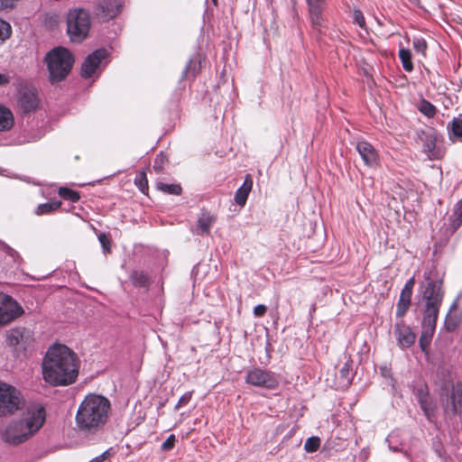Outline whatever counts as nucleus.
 <instances>
[{
  "label": "nucleus",
  "mask_w": 462,
  "mask_h": 462,
  "mask_svg": "<svg viewBox=\"0 0 462 462\" xmlns=\"http://www.w3.org/2000/svg\"><path fill=\"white\" fill-rule=\"evenodd\" d=\"M43 380L51 386L73 383L79 375V359L67 346L55 344L49 347L42 365Z\"/></svg>",
  "instance_id": "obj_1"
},
{
  "label": "nucleus",
  "mask_w": 462,
  "mask_h": 462,
  "mask_svg": "<svg viewBox=\"0 0 462 462\" xmlns=\"http://www.w3.org/2000/svg\"><path fill=\"white\" fill-rule=\"evenodd\" d=\"M110 401L103 395L90 393L81 402L76 414L78 428L85 432H96L106 423Z\"/></svg>",
  "instance_id": "obj_2"
},
{
  "label": "nucleus",
  "mask_w": 462,
  "mask_h": 462,
  "mask_svg": "<svg viewBox=\"0 0 462 462\" xmlns=\"http://www.w3.org/2000/svg\"><path fill=\"white\" fill-rule=\"evenodd\" d=\"M45 418V410L42 405L32 406L23 418L6 425L1 433L2 439L10 445L25 442L42 427Z\"/></svg>",
  "instance_id": "obj_3"
},
{
  "label": "nucleus",
  "mask_w": 462,
  "mask_h": 462,
  "mask_svg": "<svg viewBox=\"0 0 462 462\" xmlns=\"http://www.w3.org/2000/svg\"><path fill=\"white\" fill-rule=\"evenodd\" d=\"M443 298L444 291L441 282L428 281L421 291L420 308L422 313V321L437 323Z\"/></svg>",
  "instance_id": "obj_4"
},
{
  "label": "nucleus",
  "mask_w": 462,
  "mask_h": 462,
  "mask_svg": "<svg viewBox=\"0 0 462 462\" xmlns=\"http://www.w3.org/2000/svg\"><path fill=\"white\" fill-rule=\"evenodd\" d=\"M45 61L50 80L54 83L61 81L69 75L74 63V57L68 49L56 47L47 53Z\"/></svg>",
  "instance_id": "obj_5"
},
{
  "label": "nucleus",
  "mask_w": 462,
  "mask_h": 462,
  "mask_svg": "<svg viewBox=\"0 0 462 462\" xmlns=\"http://www.w3.org/2000/svg\"><path fill=\"white\" fill-rule=\"evenodd\" d=\"M90 17L88 11L81 8L69 10L67 15V32L72 42H81L88 34Z\"/></svg>",
  "instance_id": "obj_6"
},
{
  "label": "nucleus",
  "mask_w": 462,
  "mask_h": 462,
  "mask_svg": "<svg viewBox=\"0 0 462 462\" xmlns=\"http://www.w3.org/2000/svg\"><path fill=\"white\" fill-rule=\"evenodd\" d=\"M23 397L15 387L0 382V417L14 413L22 408Z\"/></svg>",
  "instance_id": "obj_7"
},
{
  "label": "nucleus",
  "mask_w": 462,
  "mask_h": 462,
  "mask_svg": "<svg viewBox=\"0 0 462 462\" xmlns=\"http://www.w3.org/2000/svg\"><path fill=\"white\" fill-rule=\"evenodd\" d=\"M23 313V307L13 297L0 291V328L10 324Z\"/></svg>",
  "instance_id": "obj_8"
},
{
  "label": "nucleus",
  "mask_w": 462,
  "mask_h": 462,
  "mask_svg": "<svg viewBox=\"0 0 462 462\" xmlns=\"http://www.w3.org/2000/svg\"><path fill=\"white\" fill-rule=\"evenodd\" d=\"M245 382L257 387L274 389L278 386V378L273 373L263 370L261 368H251L247 371Z\"/></svg>",
  "instance_id": "obj_9"
},
{
  "label": "nucleus",
  "mask_w": 462,
  "mask_h": 462,
  "mask_svg": "<svg viewBox=\"0 0 462 462\" xmlns=\"http://www.w3.org/2000/svg\"><path fill=\"white\" fill-rule=\"evenodd\" d=\"M6 344L13 350L20 352L32 341L31 331L25 328H14L6 332Z\"/></svg>",
  "instance_id": "obj_10"
},
{
  "label": "nucleus",
  "mask_w": 462,
  "mask_h": 462,
  "mask_svg": "<svg viewBox=\"0 0 462 462\" xmlns=\"http://www.w3.org/2000/svg\"><path fill=\"white\" fill-rule=\"evenodd\" d=\"M393 334L398 346L402 349L409 348L415 343L416 334L402 319L395 324Z\"/></svg>",
  "instance_id": "obj_11"
},
{
  "label": "nucleus",
  "mask_w": 462,
  "mask_h": 462,
  "mask_svg": "<svg viewBox=\"0 0 462 462\" xmlns=\"http://www.w3.org/2000/svg\"><path fill=\"white\" fill-rule=\"evenodd\" d=\"M107 51L99 49L89 54L81 66V76L85 79L90 78L99 68L101 62L106 58Z\"/></svg>",
  "instance_id": "obj_12"
},
{
  "label": "nucleus",
  "mask_w": 462,
  "mask_h": 462,
  "mask_svg": "<svg viewBox=\"0 0 462 462\" xmlns=\"http://www.w3.org/2000/svg\"><path fill=\"white\" fill-rule=\"evenodd\" d=\"M416 398L428 420L432 421L436 412V403L432 397L430 395L429 390L426 386H420L416 390Z\"/></svg>",
  "instance_id": "obj_13"
},
{
  "label": "nucleus",
  "mask_w": 462,
  "mask_h": 462,
  "mask_svg": "<svg viewBox=\"0 0 462 462\" xmlns=\"http://www.w3.org/2000/svg\"><path fill=\"white\" fill-rule=\"evenodd\" d=\"M18 102L23 113L35 111L40 103L36 89L32 88L22 89Z\"/></svg>",
  "instance_id": "obj_14"
},
{
  "label": "nucleus",
  "mask_w": 462,
  "mask_h": 462,
  "mask_svg": "<svg viewBox=\"0 0 462 462\" xmlns=\"http://www.w3.org/2000/svg\"><path fill=\"white\" fill-rule=\"evenodd\" d=\"M309 6L310 19L312 27L315 30L320 31L323 27L322 12L326 0H306Z\"/></svg>",
  "instance_id": "obj_15"
},
{
  "label": "nucleus",
  "mask_w": 462,
  "mask_h": 462,
  "mask_svg": "<svg viewBox=\"0 0 462 462\" xmlns=\"http://www.w3.org/2000/svg\"><path fill=\"white\" fill-rule=\"evenodd\" d=\"M446 410L456 414H462V383H457L453 385Z\"/></svg>",
  "instance_id": "obj_16"
},
{
  "label": "nucleus",
  "mask_w": 462,
  "mask_h": 462,
  "mask_svg": "<svg viewBox=\"0 0 462 462\" xmlns=\"http://www.w3.org/2000/svg\"><path fill=\"white\" fill-rule=\"evenodd\" d=\"M215 221L216 217L213 214L202 209L198 217L197 227L193 232L201 236L208 235Z\"/></svg>",
  "instance_id": "obj_17"
},
{
  "label": "nucleus",
  "mask_w": 462,
  "mask_h": 462,
  "mask_svg": "<svg viewBox=\"0 0 462 462\" xmlns=\"http://www.w3.org/2000/svg\"><path fill=\"white\" fill-rule=\"evenodd\" d=\"M447 132L452 143H462V114L453 117L447 125Z\"/></svg>",
  "instance_id": "obj_18"
},
{
  "label": "nucleus",
  "mask_w": 462,
  "mask_h": 462,
  "mask_svg": "<svg viewBox=\"0 0 462 462\" xmlns=\"http://www.w3.org/2000/svg\"><path fill=\"white\" fill-rule=\"evenodd\" d=\"M253 188L252 177L247 174L244 180L243 184L236 189L234 200L236 205L244 207L246 203L247 198Z\"/></svg>",
  "instance_id": "obj_19"
},
{
  "label": "nucleus",
  "mask_w": 462,
  "mask_h": 462,
  "mask_svg": "<svg viewBox=\"0 0 462 462\" xmlns=\"http://www.w3.org/2000/svg\"><path fill=\"white\" fill-rule=\"evenodd\" d=\"M437 323L421 321V333L420 337V346L423 352L429 347L436 330Z\"/></svg>",
  "instance_id": "obj_20"
},
{
  "label": "nucleus",
  "mask_w": 462,
  "mask_h": 462,
  "mask_svg": "<svg viewBox=\"0 0 462 462\" xmlns=\"http://www.w3.org/2000/svg\"><path fill=\"white\" fill-rule=\"evenodd\" d=\"M98 10L106 19L116 17L120 12L116 0H100Z\"/></svg>",
  "instance_id": "obj_21"
},
{
  "label": "nucleus",
  "mask_w": 462,
  "mask_h": 462,
  "mask_svg": "<svg viewBox=\"0 0 462 462\" xmlns=\"http://www.w3.org/2000/svg\"><path fill=\"white\" fill-rule=\"evenodd\" d=\"M457 308V299H456L451 304L449 310L445 319V327L448 331L455 330L459 325L462 324V314L457 316L453 312Z\"/></svg>",
  "instance_id": "obj_22"
},
{
  "label": "nucleus",
  "mask_w": 462,
  "mask_h": 462,
  "mask_svg": "<svg viewBox=\"0 0 462 462\" xmlns=\"http://www.w3.org/2000/svg\"><path fill=\"white\" fill-rule=\"evenodd\" d=\"M361 158L368 166H374L377 164L378 152L374 146H356Z\"/></svg>",
  "instance_id": "obj_23"
},
{
  "label": "nucleus",
  "mask_w": 462,
  "mask_h": 462,
  "mask_svg": "<svg viewBox=\"0 0 462 462\" xmlns=\"http://www.w3.org/2000/svg\"><path fill=\"white\" fill-rule=\"evenodd\" d=\"M14 125V116L11 110L0 105V131L11 129Z\"/></svg>",
  "instance_id": "obj_24"
},
{
  "label": "nucleus",
  "mask_w": 462,
  "mask_h": 462,
  "mask_svg": "<svg viewBox=\"0 0 462 462\" xmlns=\"http://www.w3.org/2000/svg\"><path fill=\"white\" fill-rule=\"evenodd\" d=\"M446 151L443 146H423L421 151V157L423 160H439L441 159Z\"/></svg>",
  "instance_id": "obj_25"
},
{
  "label": "nucleus",
  "mask_w": 462,
  "mask_h": 462,
  "mask_svg": "<svg viewBox=\"0 0 462 462\" xmlns=\"http://www.w3.org/2000/svg\"><path fill=\"white\" fill-rule=\"evenodd\" d=\"M450 230L455 232L462 225V199L455 205L453 215L449 218Z\"/></svg>",
  "instance_id": "obj_26"
},
{
  "label": "nucleus",
  "mask_w": 462,
  "mask_h": 462,
  "mask_svg": "<svg viewBox=\"0 0 462 462\" xmlns=\"http://www.w3.org/2000/svg\"><path fill=\"white\" fill-rule=\"evenodd\" d=\"M156 188L158 190L166 193V194H171V195H180L182 189L180 184H168L163 182H157Z\"/></svg>",
  "instance_id": "obj_27"
},
{
  "label": "nucleus",
  "mask_w": 462,
  "mask_h": 462,
  "mask_svg": "<svg viewBox=\"0 0 462 462\" xmlns=\"http://www.w3.org/2000/svg\"><path fill=\"white\" fill-rule=\"evenodd\" d=\"M60 206H61L60 201H52V202L40 204L35 209V214L39 215V216L50 214V213L57 210L58 208H60Z\"/></svg>",
  "instance_id": "obj_28"
},
{
  "label": "nucleus",
  "mask_w": 462,
  "mask_h": 462,
  "mask_svg": "<svg viewBox=\"0 0 462 462\" xmlns=\"http://www.w3.org/2000/svg\"><path fill=\"white\" fill-rule=\"evenodd\" d=\"M419 111L428 118H432L437 113L436 106L426 99H422L418 105Z\"/></svg>",
  "instance_id": "obj_29"
},
{
  "label": "nucleus",
  "mask_w": 462,
  "mask_h": 462,
  "mask_svg": "<svg viewBox=\"0 0 462 462\" xmlns=\"http://www.w3.org/2000/svg\"><path fill=\"white\" fill-rule=\"evenodd\" d=\"M399 57L404 70H406L407 72L412 71L413 64L411 62V51L406 49H401L399 51Z\"/></svg>",
  "instance_id": "obj_30"
},
{
  "label": "nucleus",
  "mask_w": 462,
  "mask_h": 462,
  "mask_svg": "<svg viewBox=\"0 0 462 462\" xmlns=\"http://www.w3.org/2000/svg\"><path fill=\"white\" fill-rule=\"evenodd\" d=\"M60 197L71 202H78L80 199L79 193L67 187H60L58 190Z\"/></svg>",
  "instance_id": "obj_31"
},
{
  "label": "nucleus",
  "mask_w": 462,
  "mask_h": 462,
  "mask_svg": "<svg viewBox=\"0 0 462 462\" xmlns=\"http://www.w3.org/2000/svg\"><path fill=\"white\" fill-rule=\"evenodd\" d=\"M400 431L393 430L388 435L386 439V441L388 442L389 445V448L393 452L401 450L399 448V445H402V443L400 442Z\"/></svg>",
  "instance_id": "obj_32"
},
{
  "label": "nucleus",
  "mask_w": 462,
  "mask_h": 462,
  "mask_svg": "<svg viewBox=\"0 0 462 462\" xmlns=\"http://www.w3.org/2000/svg\"><path fill=\"white\" fill-rule=\"evenodd\" d=\"M414 284V277L410 278L404 284L399 298L411 301Z\"/></svg>",
  "instance_id": "obj_33"
},
{
  "label": "nucleus",
  "mask_w": 462,
  "mask_h": 462,
  "mask_svg": "<svg viewBox=\"0 0 462 462\" xmlns=\"http://www.w3.org/2000/svg\"><path fill=\"white\" fill-rule=\"evenodd\" d=\"M134 184L143 194L148 191V180L144 171H140L134 178Z\"/></svg>",
  "instance_id": "obj_34"
},
{
  "label": "nucleus",
  "mask_w": 462,
  "mask_h": 462,
  "mask_svg": "<svg viewBox=\"0 0 462 462\" xmlns=\"http://www.w3.org/2000/svg\"><path fill=\"white\" fill-rule=\"evenodd\" d=\"M200 69V60L199 58H192L189 60V63L187 64L183 74L185 76L191 74L193 77L196 76L197 73H199Z\"/></svg>",
  "instance_id": "obj_35"
},
{
  "label": "nucleus",
  "mask_w": 462,
  "mask_h": 462,
  "mask_svg": "<svg viewBox=\"0 0 462 462\" xmlns=\"http://www.w3.org/2000/svg\"><path fill=\"white\" fill-rule=\"evenodd\" d=\"M320 446V439L319 437L308 438L304 444V449L307 452H315Z\"/></svg>",
  "instance_id": "obj_36"
},
{
  "label": "nucleus",
  "mask_w": 462,
  "mask_h": 462,
  "mask_svg": "<svg viewBox=\"0 0 462 462\" xmlns=\"http://www.w3.org/2000/svg\"><path fill=\"white\" fill-rule=\"evenodd\" d=\"M410 306H411V301L399 298V300H398L397 306H396V316L398 318L402 319L408 311Z\"/></svg>",
  "instance_id": "obj_37"
},
{
  "label": "nucleus",
  "mask_w": 462,
  "mask_h": 462,
  "mask_svg": "<svg viewBox=\"0 0 462 462\" xmlns=\"http://www.w3.org/2000/svg\"><path fill=\"white\" fill-rule=\"evenodd\" d=\"M131 279L133 282L138 286H144L148 282V277L143 272H134L131 275Z\"/></svg>",
  "instance_id": "obj_38"
},
{
  "label": "nucleus",
  "mask_w": 462,
  "mask_h": 462,
  "mask_svg": "<svg viewBox=\"0 0 462 462\" xmlns=\"http://www.w3.org/2000/svg\"><path fill=\"white\" fill-rule=\"evenodd\" d=\"M11 34V26L8 23L0 19V43L7 39Z\"/></svg>",
  "instance_id": "obj_39"
},
{
  "label": "nucleus",
  "mask_w": 462,
  "mask_h": 462,
  "mask_svg": "<svg viewBox=\"0 0 462 462\" xmlns=\"http://www.w3.org/2000/svg\"><path fill=\"white\" fill-rule=\"evenodd\" d=\"M168 161V158H167V155L164 154L163 152H161L159 153L155 160H154V164H153V168L154 170L157 171V172H161L163 170V165L164 163Z\"/></svg>",
  "instance_id": "obj_40"
},
{
  "label": "nucleus",
  "mask_w": 462,
  "mask_h": 462,
  "mask_svg": "<svg viewBox=\"0 0 462 462\" xmlns=\"http://www.w3.org/2000/svg\"><path fill=\"white\" fill-rule=\"evenodd\" d=\"M412 45H413L414 50L417 52L421 53L422 55H425V51L427 50V43L424 39H422V38L414 39Z\"/></svg>",
  "instance_id": "obj_41"
},
{
  "label": "nucleus",
  "mask_w": 462,
  "mask_h": 462,
  "mask_svg": "<svg viewBox=\"0 0 462 462\" xmlns=\"http://www.w3.org/2000/svg\"><path fill=\"white\" fill-rule=\"evenodd\" d=\"M353 20L354 22L359 25L360 28L362 29H366L365 27V17L363 15V13L358 10V9H355L354 12H353Z\"/></svg>",
  "instance_id": "obj_42"
},
{
  "label": "nucleus",
  "mask_w": 462,
  "mask_h": 462,
  "mask_svg": "<svg viewBox=\"0 0 462 462\" xmlns=\"http://www.w3.org/2000/svg\"><path fill=\"white\" fill-rule=\"evenodd\" d=\"M175 435L171 434L162 444L161 448L164 451L171 450L175 445Z\"/></svg>",
  "instance_id": "obj_43"
},
{
  "label": "nucleus",
  "mask_w": 462,
  "mask_h": 462,
  "mask_svg": "<svg viewBox=\"0 0 462 462\" xmlns=\"http://www.w3.org/2000/svg\"><path fill=\"white\" fill-rule=\"evenodd\" d=\"M98 240L103 248L104 253L109 252L110 241L106 234L102 233L98 236Z\"/></svg>",
  "instance_id": "obj_44"
},
{
  "label": "nucleus",
  "mask_w": 462,
  "mask_h": 462,
  "mask_svg": "<svg viewBox=\"0 0 462 462\" xmlns=\"http://www.w3.org/2000/svg\"><path fill=\"white\" fill-rule=\"evenodd\" d=\"M394 189L393 191V199H399L400 200H403L404 198L406 197L405 195V191L402 189V187L399 185V184H396L394 186Z\"/></svg>",
  "instance_id": "obj_45"
},
{
  "label": "nucleus",
  "mask_w": 462,
  "mask_h": 462,
  "mask_svg": "<svg viewBox=\"0 0 462 462\" xmlns=\"http://www.w3.org/2000/svg\"><path fill=\"white\" fill-rule=\"evenodd\" d=\"M349 369L350 366L347 363H346L340 369L339 373L342 378L345 380V383H349Z\"/></svg>",
  "instance_id": "obj_46"
},
{
  "label": "nucleus",
  "mask_w": 462,
  "mask_h": 462,
  "mask_svg": "<svg viewBox=\"0 0 462 462\" xmlns=\"http://www.w3.org/2000/svg\"><path fill=\"white\" fill-rule=\"evenodd\" d=\"M191 399V392L185 393L180 399L178 403L176 404V409H179L180 407L186 405Z\"/></svg>",
  "instance_id": "obj_47"
},
{
  "label": "nucleus",
  "mask_w": 462,
  "mask_h": 462,
  "mask_svg": "<svg viewBox=\"0 0 462 462\" xmlns=\"http://www.w3.org/2000/svg\"><path fill=\"white\" fill-rule=\"evenodd\" d=\"M17 0H0V11L11 10Z\"/></svg>",
  "instance_id": "obj_48"
},
{
  "label": "nucleus",
  "mask_w": 462,
  "mask_h": 462,
  "mask_svg": "<svg viewBox=\"0 0 462 462\" xmlns=\"http://www.w3.org/2000/svg\"><path fill=\"white\" fill-rule=\"evenodd\" d=\"M267 308L263 304H258L254 309V314L255 317H263L266 313Z\"/></svg>",
  "instance_id": "obj_49"
},
{
  "label": "nucleus",
  "mask_w": 462,
  "mask_h": 462,
  "mask_svg": "<svg viewBox=\"0 0 462 462\" xmlns=\"http://www.w3.org/2000/svg\"><path fill=\"white\" fill-rule=\"evenodd\" d=\"M108 455H109V451L106 450L99 456L89 460L88 462H103L107 457Z\"/></svg>",
  "instance_id": "obj_50"
},
{
  "label": "nucleus",
  "mask_w": 462,
  "mask_h": 462,
  "mask_svg": "<svg viewBox=\"0 0 462 462\" xmlns=\"http://www.w3.org/2000/svg\"><path fill=\"white\" fill-rule=\"evenodd\" d=\"M10 81V78L3 73H0V86H5L8 84Z\"/></svg>",
  "instance_id": "obj_51"
},
{
  "label": "nucleus",
  "mask_w": 462,
  "mask_h": 462,
  "mask_svg": "<svg viewBox=\"0 0 462 462\" xmlns=\"http://www.w3.org/2000/svg\"><path fill=\"white\" fill-rule=\"evenodd\" d=\"M435 452L438 455V457H442V447L440 445L435 447Z\"/></svg>",
  "instance_id": "obj_52"
},
{
  "label": "nucleus",
  "mask_w": 462,
  "mask_h": 462,
  "mask_svg": "<svg viewBox=\"0 0 462 462\" xmlns=\"http://www.w3.org/2000/svg\"><path fill=\"white\" fill-rule=\"evenodd\" d=\"M381 371H382V374H383L384 377L389 376L390 371L387 369V367H386V366L382 367V368H381Z\"/></svg>",
  "instance_id": "obj_53"
},
{
  "label": "nucleus",
  "mask_w": 462,
  "mask_h": 462,
  "mask_svg": "<svg viewBox=\"0 0 462 462\" xmlns=\"http://www.w3.org/2000/svg\"><path fill=\"white\" fill-rule=\"evenodd\" d=\"M356 144H357V145H360V144H368V143H365V142H358Z\"/></svg>",
  "instance_id": "obj_54"
},
{
  "label": "nucleus",
  "mask_w": 462,
  "mask_h": 462,
  "mask_svg": "<svg viewBox=\"0 0 462 462\" xmlns=\"http://www.w3.org/2000/svg\"><path fill=\"white\" fill-rule=\"evenodd\" d=\"M215 153H216L217 155H218V154H219V151H218V150H217V151L215 152Z\"/></svg>",
  "instance_id": "obj_55"
},
{
  "label": "nucleus",
  "mask_w": 462,
  "mask_h": 462,
  "mask_svg": "<svg viewBox=\"0 0 462 462\" xmlns=\"http://www.w3.org/2000/svg\"><path fill=\"white\" fill-rule=\"evenodd\" d=\"M4 170L0 168V174H3Z\"/></svg>",
  "instance_id": "obj_56"
},
{
  "label": "nucleus",
  "mask_w": 462,
  "mask_h": 462,
  "mask_svg": "<svg viewBox=\"0 0 462 462\" xmlns=\"http://www.w3.org/2000/svg\"><path fill=\"white\" fill-rule=\"evenodd\" d=\"M413 3L417 2L418 0H411Z\"/></svg>",
  "instance_id": "obj_57"
}]
</instances>
